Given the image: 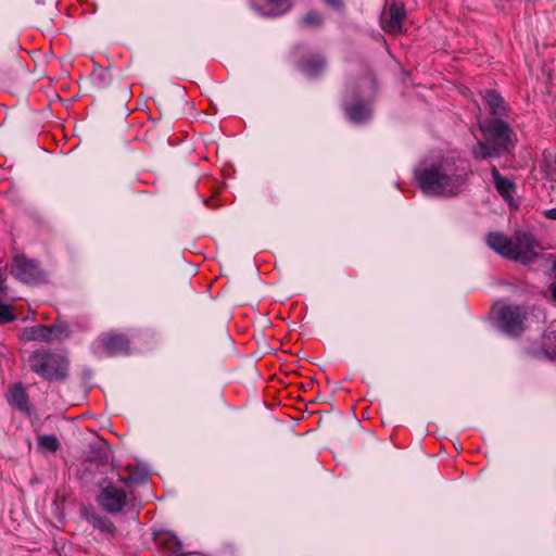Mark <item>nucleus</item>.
I'll use <instances>...</instances> for the list:
<instances>
[{
    "label": "nucleus",
    "mask_w": 556,
    "mask_h": 556,
    "mask_svg": "<svg viewBox=\"0 0 556 556\" xmlns=\"http://www.w3.org/2000/svg\"><path fill=\"white\" fill-rule=\"evenodd\" d=\"M469 173L468 164L454 155L443 156L416 173L420 189L428 195L453 197L459 193Z\"/></svg>",
    "instance_id": "1"
},
{
    "label": "nucleus",
    "mask_w": 556,
    "mask_h": 556,
    "mask_svg": "<svg viewBox=\"0 0 556 556\" xmlns=\"http://www.w3.org/2000/svg\"><path fill=\"white\" fill-rule=\"evenodd\" d=\"M485 140H479L472 150L476 160L500 156L514 147L513 130L502 118H486L479 123Z\"/></svg>",
    "instance_id": "2"
},
{
    "label": "nucleus",
    "mask_w": 556,
    "mask_h": 556,
    "mask_svg": "<svg viewBox=\"0 0 556 556\" xmlns=\"http://www.w3.org/2000/svg\"><path fill=\"white\" fill-rule=\"evenodd\" d=\"M30 369L49 381H63L67 377V358L51 350H37L28 358Z\"/></svg>",
    "instance_id": "3"
},
{
    "label": "nucleus",
    "mask_w": 556,
    "mask_h": 556,
    "mask_svg": "<svg viewBox=\"0 0 556 556\" xmlns=\"http://www.w3.org/2000/svg\"><path fill=\"white\" fill-rule=\"evenodd\" d=\"M496 319L503 332L510 337L520 336L527 328L530 312L526 306L503 304L496 306Z\"/></svg>",
    "instance_id": "4"
},
{
    "label": "nucleus",
    "mask_w": 556,
    "mask_h": 556,
    "mask_svg": "<svg viewBox=\"0 0 556 556\" xmlns=\"http://www.w3.org/2000/svg\"><path fill=\"white\" fill-rule=\"evenodd\" d=\"M11 274L27 285H38L46 280L45 273L39 267L38 262L25 255L14 256L11 264Z\"/></svg>",
    "instance_id": "5"
},
{
    "label": "nucleus",
    "mask_w": 556,
    "mask_h": 556,
    "mask_svg": "<svg viewBox=\"0 0 556 556\" xmlns=\"http://www.w3.org/2000/svg\"><path fill=\"white\" fill-rule=\"evenodd\" d=\"M97 502L106 513L117 514L127 505L128 496L124 486L109 483L101 489Z\"/></svg>",
    "instance_id": "6"
},
{
    "label": "nucleus",
    "mask_w": 556,
    "mask_h": 556,
    "mask_svg": "<svg viewBox=\"0 0 556 556\" xmlns=\"http://www.w3.org/2000/svg\"><path fill=\"white\" fill-rule=\"evenodd\" d=\"M513 242V260L523 264L532 263L541 249L539 242L529 232H516Z\"/></svg>",
    "instance_id": "7"
},
{
    "label": "nucleus",
    "mask_w": 556,
    "mask_h": 556,
    "mask_svg": "<svg viewBox=\"0 0 556 556\" xmlns=\"http://www.w3.org/2000/svg\"><path fill=\"white\" fill-rule=\"evenodd\" d=\"M97 345L109 356L128 354L130 342L127 336L117 332H108L101 334L97 340Z\"/></svg>",
    "instance_id": "8"
},
{
    "label": "nucleus",
    "mask_w": 556,
    "mask_h": 556,
    "mask_svg": "<svg viewBox=\"0 0 556 556\" xmlns=\"http://www.w3.org/2000/svg\"><path fill=\"white\" fill-rule=\"evenodd\" d=\"M405 16L404 7L392 2L386 7L380 15V25L386 33H397L402 30V23Z\"/></svg>",
    "instance_id": "9"
},
{
    "label": "nucleus",
    "mask_w": 556,
    "mask_h": 556,
    "mask_svg": "<svg viewBox=\"0 0 556 556\" xmlns=\"http://www.w3.org/2000/svg\"><path fill=\"white\" fill-rule=\"evenodd\" d=\"M513 240L514 238H508L500 232H491L486 237V243L492 250L510 260H513Z\"/></svg>",
    "instance_id": "10"
},
{
    "label": "nucleus",
    "mask_w": 556,
    "mask_h": 556,
    "mask_svg": "<svg viewBox=\"0 0 556 556\" xmlns=\"http://www.w3.org/2000/svg\"><path fill=\"white\" fill-rule=\"evenodd\" d=\"M482 98L485 101L490 113L496 118H502L507 114V105L501 94L491 89H486L482 92Z\"/></svg>",
    "instance_id": "11"
},
{
    "label": "nucleus",
    "mask_w": 556,
    "mask_h": 556,
    "mask_svg": "<svg viewBox=\"0 0 556 556\" xmlns=\"http://www.w3.org/2000/svg\"><path fill=\"white\" fill-rule=\"evenodd\" d=\"M491 174L497 192L507 203L510 204L513 202V194L516 188L515 184L510 179L503 177L495 165L491 166Z\"/></svg>",
    "instance_id": "12"
},
{
    "label": "nucleus",
    "mask_w": 556,
    "mask_h": 556,
    "mask_svg": "<svg viewBox=\"0 0 556 556\" xmlns=\"http://www.w3.org/2000/svg\"><path fill=\"white\" fill-rule=\"evenodd\" d=\"M326 62L319 54L309 55L301 62V70L308 76H316L325 68Z\"/></svg>",
    "instance_id": "13"
},
{
    "label": "nucleus",
    "mask_w": 556,
    "mask_h": 556,
    "mask_svg": "<svg viewBox=\"0 0 556 556\" xmlns=\"http://www.w3.org/2000/svg\"><path fill=\"white\" fill-rule=\"evenodd\" d=\"M9 402L21 412H28V395L21 386H15L10 390Z\"/></svg>",
    "instance_id": "14"
},
{
    "label": "nucleus",
    "mask_w": 556,
    "mask_h": 556,
    "mask_svg": "<svg viewBox=\"0 0 556 556\" xmlns=\"http://www.w3.org/2000/svg\"><path fill=\"white\" fill-rule=\"evenodd\" d=\"M49 331L45 325L33 326L24 329L22 338L27 341L50 343Z\"/></svg>",
    "instance_id": "15"
},
{
    "label": "nucleus",
    "mask_w": 556,
    "mask_h": 556,
    "mask_svg": "<svg viewBox=\"0 0 556 556\" xmlns=\"http://www.w3.org/2000/svg\"><path fill=\"white\" fill-rule=\"evenodd\" d=\"M86 519L93 528L105 534H113L116 531L114 523L108 517L92 513L87 515Z\"/></svg>",
    "instance_id": "16"
},
{
    "label": "nucleus",
    "mask_w": 556,
    "mask_h": 556,
    "mask_svg": "<svg viewBox=\"0 0 556 556\" xmlns=\"http://www.w3.org/2000/svg\"><path fill=\"white\" fill-rule=\"evenodd\" d=\"M346 115L352 122L362 123L369 117L370 111L367 105L362 103H355L346 108Z\"/></svg>",
    "instance_id": "17"
},
{
    "label": "nucleus",
    "mask_w": 556,
    "mask_h": 556,
    "mask_svg": "<svg viewBox=\"0 0 556 556\" xmlns=\"http://www.w3.org/2000/svg\"><path fill=\"white\" fill-rule=\"evenodd\" d=\"M266 4L269 7L268 11L264 12V15L279 16L288 12L291 8L290 0H266Z\"/></svg>",
    "instance_id": "18"
},
{
    "label": "nucleus",
    "mask_w": 556,
    "mask_h": 556,
    "mask_svg": "<svg viewBox=\"0 0 556 556\" xmlns=\"http://www.w3.org/2000/svg\"><path fill=\"white\" fill-rule=\"evenodd\" d=\"M38 447L49 453H55L60 447V442L54 434H40L37 437Z\"/></svg>",
    "instance_id": "19"
},
{
    "label": "nucleus",
    "mask_w": 556,
    "mask_h": 556,
    "mask_svg": "<svg viewBox=\"0 0 556 556\" xmlns=\"http://www.w3.org/2000/svg\"><path fill=\"white\" fill-rule=\"evenodd\" d=\"M47 327L48 330H50V342L62 340L63 338H66L70 334L68 327L65 324H53Z\"/></svg>",
    "instance_id": "20"
},
{
    "label": "nucleus",
    "mask_w": 556,
    "mask_h": 556,
    "mask_svg": "<svg viewBox=\"0 0 556 556\" xmlns=\"http://www.w3.org/2000/svg\"><path fill=\"white\" fill-rule=\"evenodd\" d=\"M156 542L159 544H164L166 543L167 544V549L169 553H175L177 551V540L176 538L167 534V533H164V534H159L156 538H155Z\"/></svg>",
    "instance_id": "21"
},
{
    "label": "nucleus",
    "mask_w": 556,
    "mask_h": 556,
    "mask_svg": "<svg viewBox=\"0 0 556 556\" xmlns=\"http://www.w3.org/2000/svg\"><path fill=\"white\" fill-rule=\"evenodd\" d=\"M302 21L305 25L318 26L323 22V16L316 11H311L303 16Z\"/></svg>",
    "instance_id": "22"
},
{
    "label": "nucleus",
    "mask_w": 556,
    "mask_h": 556,
    "mask_svg": "<svg viewBox=\"0 0 556 556\" xmlns=\"http://www.w3.org/2000/svg\"><path fill=\"white\" fill-rule=\"evenodd\" d=\"M15 316L12 312L11 306L0 302V325L8 324L14 320Z\"/></svg>",
    "instance_id": "23"
},
{
    "label": "nucleus",
    "mask_w": 556,
    "mask_h": 556,
    "mask_svg": "<svg viewBox=\"0 0 556 556\" xmlns=\"http://www.w3.org/2000/svg\"><path fill=\"white\" fill-rule=\"evenodd\" d=\"M7 270L0 267V293L5 290Z\"/></svg>",
    "instance_id": "24"
},
{
    "label": "nucleus",
    "mask_w": 556,
    "mask_h": 556,
    "mask_svg": "<svg viewBox=\"0 0 556 556\" xmlns=\"http://www.w3.org/2000/svg\"><path fill=\"white\" fill-rule=\"evenodd\" d=\"M543 215L547 218V219H552V220H556V207L555 208H551V210H546L543 212Z\"/></svg>",
    "instance_id": "25"
},
{
    "label": "nucleus",
    "mask_w": 556,
    "mask_h": 556,
    "mask_svg": "<svg viewBox=\"0 0 556 556\" xmlns=\"http://www.w3.org/2000/svg\"><path fill=\"white\" fill-rule=\"evenodd\" d=\"M327 4H329L332 8L339 9L342 7L341 0H324Z\"/></svg>",
    "instance_id": "26"
},
{
    "label": "nucleus",
    "mask_w": 556,
    "mask_h": 556,
    "mask_svg": "<svg viewBox=\"0 0 556 556\" xmlns=\"http://www.w3.org/2000/svg\"><path fill=\"white\" fill-rule=\"evenodd\" d=\"M549 290H551V293H552L554 300L556 301V283H552L549 287Z\"/></svg>",
    "instance_id": "27"
},
{
    "label": "nucleus",
    "mask_w": 556,
    "mask_h": 556,
    "mask_svg": "<svg viewBox=\"0 0 556 556\" xmlns=\"http://www.w3.org/2000/svg\"><path fill=\"white\" fill-rule=\"evenodd\" d=\"M104 75H105L104 70H101L100 77H101V78H104Z\"/></svg>",
    "instance_id": "28"
},
{
    "label": "nucleus",
    "mask_w": 556,
    "mask_h": 556,
    "mask_svg": "<svg viewBox=\"0 0 556 556\" xmlns=\"http://www.w3.org/2000/svg\"><path fill=\"white\" fill-rule=\"evenodd\" d=\"M553 270L556 273V260L553 263Z\"/></svg>",
    "instance_id": "29"
}]
</instances>
